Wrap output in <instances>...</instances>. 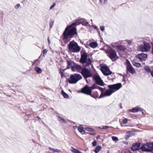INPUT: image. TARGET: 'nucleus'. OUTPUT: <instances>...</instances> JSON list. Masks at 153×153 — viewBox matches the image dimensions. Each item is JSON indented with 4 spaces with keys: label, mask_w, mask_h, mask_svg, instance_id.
<instances>
[{
    "label": "nucleus",
    "mask_w": 153,
    "mask_h": 153,
    "mask_svg": "<svg viewBox=\"0 0 153 153\" xmlns=\"http://www.w3.org/2000/svg\"><path fill=\"white\" fill-rule=\"evenodd\" d=\"M69 25L67 27L64 31L62 35V39L65 42L66 39L68 38H71L75 36H76L77 32L75 27Z\"/></svg>",
    "instance_id": "1"
},
{
    "label": "nucleus",
    "mask_w": 153,
    "mask_h": 153,
    "mask_svg": "<svg viewBox=\"0 0 153 153\" xmlns=\"http://www.w3.org/2000/svg\"><path fill=\"white\" fill-rule=\"evenodd\" d=\"M68 48L70 52L73 53L78 52L81 49L77 43L74 40L70 42L68 45Z\"/></svg>",
    "instance_id": "2"
},
{
    "label": "nucleus",
    "mask_w": 153,
    "mask_h": 153,
    "mask_svg": "<svg viewBox=\"0 0 153 153\" xmlns=\"http://www.w3.org/2000/svg\"><path fill=\"white\" fill-rule=\"evenodd\" d=\"M82 78V77L80 74H75L71 75L70 77L67 79V81L70 84H75Z\"/></svg>",
    "instance_id": "3"
},
{
    "label": "nucleus",
    "mask_w": 153,
    "mask_h": 153,
    "mask_svg": "<svg viewBox=\"0 0 153 153\" xmlns=\"http://www.w3.org/2000/svg\"><path fill=\"white\" fill-rule=\"evenodd\" d=\"M105 52L107 56L113 61H115L118 58L116 51L113 49H111L107 50L105 51Z\"/></svg>",
    "instance_id": "4"
},
{
    "label": "nucleus",
    "mask_w": 153,
    "mask_h": 153,
    "mask_svg": "<svg viewBox=\"0 0 153 153\" xmlns=\"http://www.w3.org/2000/svg\"><path fill=\"white\" fill-rule=\"evenodd\" d=\"M99 89L101 91V93L100 97L99 98L104 97L106 96H110L113 93L114 91H112L111 89L107 90L105 92L103 93V89L101 88H100Z\"/></svg>",
    "instance_id": "5"
},
{
    "label": "nucleus",
    "mask_w": 153,
    "mask_h": 153,
    "mask_svg": "<svg viewBox=\"0 0 153 153\" xmlns=\"http://www.w3.org/2000/svg\"><path fill=\"white\" fill-rule=\"evenodd\" d=\"M150 48V45L149 43L144 42L143 45H141L139 46V49L141 51L146 52L149 50Z\"/></svg>",
    "instance_id": "6"
},
{
    "label": "nucleus",
    "mask_w": 153,
    "mask_h": 153,
    "mask_svg": "<svg viewBox=\"0 0 153 153\" xmlns=\"http://www.w3.org/2000/svg\"><path fill=\"white\" fill-rule=\"evenodd\" d=\"M81 74L85 79H86L91 76V74L88 68H84L81 70Z\"/></svg>",
    "instance_id": "7"
},
{
    "label": "nucleus",
    "mask_w": 153,
    "mask_h": 153,
    "mask_svg": "<svg viewBox=\"0 0 153 153\" xmlns=\"http://www.w3.org/2000/svg\"><path fill=\"white\" fill-rule=\"evenodd\" d=\"M122 85L121 83L109 85H108V87L110 89H111L112 91H114V92L119 89L121 87Z\"/></svg>",
    "instance_id": "8"
},
{
    "label": "nucleus",
    "mask_w": 153,
    "mask_h": 153,
    "mask_svg": "<svg viewBox=\"0 0 153 153\" xmlns=\"http://www.w3.org/2000/svg\"><path fill=\"white\" fill-rule=\"evenodd\" d=\"M101 70L103 74L106 76L112 74V72L106 66H102L101 68Z\"/></svg>",
    "instance_id": "9"
},
{
    "label": "nucleus",
    "mask_w": 153,
    "mask_h": 153,
    "mask_svg": "<svg viewBox=\"0 0 153 153\" xmlns=\"http://www.w3.org/2000/svg\"><path fill=\"white\" fill-rule=\"evenodd\" d=\"M126 68L127 71H128L131 74H134L135 72V70L133 68L130 63L128 60H126Z\"/></svg>",
    "instance_id": "10"
},
{
    "label": "nucleus",
    "mask_w": 153,
    "mask_h": 153,
    "mask_svg": "<svg viewBox=\"0 0 153 153\" xmlns=\"http://www.w3.org/2000/svg\"><path fill=\"white\" fill-rule=\"evenodd\" d=\"M93 79L97 84L101 86L103 85L104 82L99 75H95L94 76Z\"/></svg>",
    "instance_id": "11"
},
{
    "label": "nucleus",
    "mask_w": 153,
    "mask_h": 153,
    "mask_svg": "<svg viewBox=\"0 0 153 153\" xmlns=\"http://www.w3.org/2000/svg\"><path fill=\"white\" fill-rule=\"evenodd\" d=\"M81 92L85 94L90 95L91 94V90L90 88L87 85H86L83 88H82Z\"/></svg>",
    "instance_id": "12"
},
{
    "label": "nucleus",
    "mask_w": 153,
    "mask_h": 153,
    "mask_svg": "<svg viewBox=\"0 0 153 153\" xmlns=\"http://www.w3.org/2000/svg\"><path fill=\"white\" fill-rule=\"evenodd\" d=\"M87 53L85 52H84L81 55L80 62L82 64L86 63V60L87 58Z\"/></svg>",
    "instance_id": "13"
},
{
    "label": "nucleus",
    "mask_w": 153,
    "mask_h": 153,
    "mask_svg": "<svg viewBox=\"0 0 153 153\" xmlns=\"http://www.w3.org/2000/svg\"><path fill=\"white\" fill-rule=\"evenodd\" d=\"M137 58L141 61H145L147 58V55L144 53H142L138 54L137 56Z\"/></svg>",
    "instance_id": "14"
},
{
    "label": "nucleus",
    "mask_w": 153,
    "mask_h": 153,
    "mask_svg": "<svg viewBox=\"0 0 153 153\" xmlns=\"http://www.w3.org/2000/svg\"><path fill=\"white\" fill-rule=\"evenodd\" d=\"M140 148V143H134L131 147V149L133 151H135L139 150Z\"/></svg>",
    "instance_id": "15"
},
{
    "label": "nucleus",
    "mask_w": 153,
    "mask_h": 153,
    "mask_svg": "<svg viewBox=\"0 0 153 153\" xmlns=\"http://www.w3.org/2000/svg\"><path fill=\"white\" fill-rule=\"evenodd\" d=\"M67 68L69 69L70 68H71V69L73 71H74V65L75 64V63L74 62L71 61H67Z\"/></svg>",
    "instance_id": "16"
},
{
    "label": "nucleus",
    "mask_w": 153,
    "mask_h": 153,
    "mask_svg": "<svg viewBox=\"0 0 153 153\" xmlns=\"http://www.w3.org/2000/svg\"><path fill=\"white\" fill-rule=\"evenodd\" d=\"M146 146H147L148 152H150L153 150V143H147Z\"/></svg>",
    "instance_id": "17"
},
{
    "label": "nucleus",
    "mask_w": 153,
    "mask_h": 153,
    "mask_svg": "<svg viewBox=\"0 0 153 153\" xmlns=\"http://www.w3.org/2000/svg\"><path fill=\"white\" fill-rule=\"evenodd\" d=\"M82 19H77L76 20L74 23H72L70 25L71 26H75L77 25H79L80 23H82Z\"/></svg>",
    "instance_id": "18"
},
{
    "label": "nucleus",
    "mask_w": 153,
    "mask_h": 153,
    "mask_svg": "<svg viewBox=\"0 0 153 153\" xmlns=\"http://www.w3.org/2000/svg\"><path fill=\"white\" fill-rule=\"evenodd\" d=\"M140 110V109L138 107H136L133 108L131 109H129V110L130 112L135 113L139 111Z\"/></svg>",
    "instance_id": "19"
},
{
    "label": "nucleus",
    "mask_w": 153,
    "mask_h": 153,
    "mask_svg": "<svg viewBox=\"0 0 153 153\" xmlns=\"http://www.w3.org/2000/svg\"><path fill=\"white\" fill-rule=\"evenodd\" d=\"M89 45L90 47L95 48L97 47L98 44L97 42H94L90 43Z\"/></svg>",
    "instance_id": "20"
},
{
    "label": "nucleus",
    "mask_w": 153,
    "mask_h": 153,
    "mask_svg": "<svg viewBox=\"0 0 153 153\" xmlns=\"http://www.w3.org/2000/svg\"><path fill=\"white\" fill-rule=\"evenodd\" d=\"M146 144H144L142 145L140 148L141 150L143 151L144 152H148V149L147 148V146H146Z\"/></svg>",
    "instance_id": "21"
},
{
    "label": "nucleus",
    "mask_w": 153,
    "mask_h": 153,
    "mask_svg": "<svg viewBox=\"0 0 153 153\" xmlns=\"http://www.w3.org/2000/svg\"><path fill=\"white\" fill-rule=\"evenodd\" d=\"M74 69L75 68L78 71L81 70L82 69V67L76 64V63H75L74 65Z\"/></svg>",
    "instance_id": "22"
},
{
    "label": "nucleus",
    "mask_w": 153,
    "mask_h": 153,
    "mask_svg": "<svg viewBox=\"0 0 153 153\" xmlns=\"http://www.w3.org/2000/svg\"><path fill=\"white\" fill-rule=\"evenodd\" d=\"M133 134V132L132 131H130L127 132L126 135V139L127 140L128 138H129Z\"/></svg>",
    "instance_id": "23"
},
{
    "label": "nucleus",
    "mask_w": 153,
    "mask_h": 153,
    "mask_svg": "<svg viewBox=\"0 0 153 153\" xmlns=\"http://www.w3.org/2000/svg\"><path fill=\"white\" fill-rule=\"evenodd\" d=\"M78 130L80 133L82 134H84L85 132L83 128L81 126H80L78 128Z\"/></svg>",
    "instance_id": "24"
},
{
    "label": "nucleus",
    "mask_w": 153,
    "mask_h": 153,
    "mask_svg": "<svg viewBox=\"0 0 153 153\" xmlns=\"http://www.w3.org/2000/svg\"><path fill=\"white\" fill-rule=\"evenodd\" d=\"M117 48L120 50L124 51L126 49V48L125 46L121 45L118 46Z\"/></svg>",
    "instance_id": "25"
},
{
    "label": "nucleus",
    "mask_w": 153,
    "mask_h": 153,
    "mask_svg": "<svg viewBox=\"0 0 153 153\" xmlns=\"http://www.w3.org/2000/svg\"><path fill=\"white\" fill-rule=\"evenodd\" d=\"M72 149L71 150V151L74 153H81V152L78 150L77 149H76L72 147Z\"/></svg>",
    "instance_id": "26"
},
{
    "label": "nucleus",
    "mask_w": 153,
    "mask_h": 153,
    "mask_svg": "<svg viewBox=\"0 0 153 153\" xmlns=\"http://www.w3.org/2000/svg\"><path fill=\"white\" fill-rule=\"evenodd\" d=\"M144 69L145 71L148 73H150L151 72V69L150 67L148 66H145L144 67Z\"/></svg>",
    "instance_id": "27"
},
{
    "label": "nucleus",
    "mask_w": 153,
    "mask_h": 153,
    "mask_svg": "<svg viewBox=\"0 0 153 153\" xmlns=\"http://www.w3.org/2000/svg\"><path fill=\"white\" fill-rule=\"evenodd\" d=\"M49 149L50 150L54 152H61L60 150L59 149H56L51 148V147H49Z\"/></svg>",
    "instance_id": "28"
},
{
    "label": "nucleus",
    "mask_w": 153,
    "mask_h": 153,
    "mask_svg": "<svg viewBox=\"0 0 153 153\" xmlns=\"http://www.w3.org/2000/svg\"><path fill=\"white\" fill-rule=\"evenodd\" d=\"M35 70L38 74L41 73L42 72V70L38 67H36L35 68Z\"/></svg>",
    "instance_id": "29"
},
{
    "label": "nucleus",
    "mask_w": 153,
    "mask_h": 153,
    "mask_svg": "<svg viewBox=\"0 0 153 153\" xmlns=\"http://www.w3.org/2000/svg\"><path fill=\"white\" fill-rule=\"evenodd\" d=\"M102 147L100 146H97L94 150V152L95 153H98L99 151L101 149Z\"/></svg>",
    "instance_id": "30"
},
{
    "label": "nucleus",
    "mask_w": 153,
    "mask_h": 153,
    "mask_svg": "<svg viewBox=\"0 0 153 153\" xmlns=\"http://www.w3.org/2000/svg\"><path fill=\"white\" fill-rule=\"evenodd\" d=\"M132 41V40H125V41H123V44H126V43H127L129 45H130L131 44V43Z\"/></svg>",
    "instance_id": "31"
},
{
    "label": "nucleus",
    "mask_w": 153,
    "mask_h": 153,
    "mask_svg": "<svg viewBox=\"0 0 153 153\" xmlns=\"http://www.w3.org/2000/svg\"><path fill=\"white\" fill-rule=\"evenodd\" d=\"M132 64L134 66L137 67H139L141 66V65L140 63L134 61L132 62Z\"/></svg>",
    "instance_id": "32"
},
{
    "label": "nucleus",
    "mask_w": 153,
    "mask_h": 153,
    "mask_svg": "<svg viewBox=\"0 0 153 153\" xmlns=\"http://www.w3.org/2000/svg\"><path fill=\"white\" fill-rule=\"evenodd\" d=\"M62 95L63 97L65 98H67L68 97V95L65 92L63 91H62Z\"/></svg>",
    "instance_id": "33"
},
{
    "label": "nucleus",
    "mask_w": 153,
    "mask_h": 153,
    "mask_svg": "<svg viewBox=\"0 0 153 153\" xmlns=\"http://www.w3.org/2000/svg\"><path fill=\"white\" fill-rule=\"evenodd\" d=\"M58 117L59 119V121L60 122L64 123H66V121L62 117H61L59 116H58Z\"/></svg>",
    "instance_id": "34"
},
{
    "label": "nucleus",
    "mask_w": 153,
    "mask_h": 153,
    "mask_svg": "<svg viewBox=\"0 0 153 153\" xmlns=\"http://www.w3.org/2000/svg\"><path fill=\"white\" fill-rule=\"evenodd\" d=\"M82 23H83V24L86 25H88V22L85 19H82Z\"/></svg>",
    "instance_id": "35"
},
{
    "label": "nucleus",
    "mask_w": 153,
    "mask_h": 153,
    "mask_svg": "<svg viewBox=\"0 0 153 153\" xmlns=\"http://www.w3.org/2000/svg\"><path fill=\"white\" fill-rule=\"evenodd\" d=\"M86 64L88 65H89L91 64V61L90 58H88L86 60Z\"/></svg>",
    "instance_id": "36"
},
{
    "label": "nucleus",
    "mask_w": 153,
    "mask_h": 153,
    "mask_svg": "<svg viewBox=\"0 0 153 153\" xmlns=\"http://www.w3.org/2000/svg\"><path fill=\"white\" fill-rule=\"evenodd\" d=\"M85 129L87 131L89 132H92L94 131L93 129L89 127L86 128Z\"/></svg>",
    "instance_id": "37"
},
{
    "label": "nucleus",
    "mask_w": 153,
    "mask_h": 153,
    "mask_svg": "<svg viewBox=\"0 0 153 153\" xmlns=\"http://www.w3.org/2000/svg\"><path fill=\"white\" fill-rule=\"evenodd\" d=\"M112 140L114 141H115L116 142H117L118 140V139L117 137H112Z\"/></svg>",
    "instance_id": "38"
},
{
    "label": "nucleus",
    "mask_w": 153,
    "mask_h": 153,
    "mask_svg": "<svg viewBox=\"0 0 153 153\" xmlns=\"http://www.w3.org/2000/svg\"><path fill=\"white\" fill-rule=\"evenodd\" d=\"M48 52V50L47 49H44L43 51V56L45 57V55Z\"/></svg>",
    "instance_id": "39"
},
{
    "label": "nucleus",
    "mask_w": 153,
    "mask_h": 153,
    "mask_svg": "<svg viewBox=\"0 0 153 153\" xmlns=\"http://www.w3.org/2000/svg\"><path fill=\"white\" fill-rule=\"evenodd\" d=\"M128 119L127 118H126L123 120V123L124 124H125L126 123L128 122Z\"/></svg>",
    "instance_id": "40"
},
{
    "label": "nucleus",
    "mask_w": 153,
    "mask_h": 153,
    "mask_svg": "<svg viewBox=\"0 0 153 153\" xmlns=\"http://www.w3.org/2000/svg\"><path fill=\"white\" fill-rule=\"evenodd\" d=\"M54 21H51L50 22V28H51L53 26V23H54Z\"/></svg>",
    "instance_id": "41"
},
{
    "label": "nucleus",
    "mask_w": 153,
    "mask_h": 153,
    "mask_svg": "<svg viewBox=\"0 0 153 153\" xmlns=\"http://www.w3.org/2000/svg\"><path fill=\"white\" fill-rule=\"evenodd\" d=\"M92 144L93 146H95L97 145V142L95 140H94L92 142Z\"/></svg>",
    "instance_id": "42"
},
{
    "label": "nucleus",
    "mask_w": 153,
    "mask_h": 153,
    "mask_svg": "<svg viewBox=\"0 0 153 153\" xmlns=\"http://www.w3.org/2000/svg\"><path fill=\"white\" fill-rule=\"evenodd\" d=\"M20 7V4H17L15 7V8L16 9H17Z\"/></svg>",
    "instance_id": "43"
},
{
    "label": "nucleus",
    "mask_w": 153,
    "mask_h": 153,
    "mask_svg": "<svg viewBox=\"0 0 153 153\" xmlns=\"http://www.w3.org/2000/svg\"><path fill=\"white\" fill-rule=\"evenodd\" d=\"M109 127L108 126H103L102 127V129H106L108 128Z\"/></svg>",
    "instance_id": "44"
},
{
    "label": "nucleus",
    "mask_w": 153,
    "mask_h": 153,
    "mask_svg": "<svg viewBox=\"0 0 153 153\" xmlns=\"http://www.w3.org/2000/svg\"><path fill=\"white\" fill-rule=\"evenodd\" d=\"M100 29L102 31H103L105 29V27L104 26H101L100 27Z\"/></svg>",
    "instance_id": "45"
},
{
    "label": "nucleus",
    "mask_w": 153,
    "mask_h": 153,
    "mask_svg": "<svg viewBox=\"0 0 153 153\" xmlns=\"http://www.w3.org/2000/svg\"><path fill=\"white\" fill-rule=\"evenodd\" d=\"M89 88H90L91 90L92 89H94L95 88V85H93L91 87H89Z\"/></svg>",
    "instance_id": "46"
},
{
    "label": "nucleus",
    "mask_w": 153,
    "mask_h": 153,
    "mask_svg": "<svg viewBox=\"0 0 153 153\" xmlns=\"http://www.w3.org/2000/svg\"><path fill=\"white\" fill-rule=\"evenodd\" d=\"M56 5V4L55 3H53V4L50 7V10L52 9Z\"/></svg>",
    "instance_id": "47"
},
{
    "label": "nucleus",
    "mask_w": 153,
    "mask_h": 153,
    "mask_svg": "<svg viewBox=\"0 0 153 153\" xmlns=\"http://www.w3.org/2000/svg\"><path fill=\"white\" fill-rule=\"evenodd\" d=\"M105 0H100V2L102 4H104L105 2Z\"/></svg>",
    "instance_id": "48"
},
{
    "label": "nucleus",
    "mask_w": 153,
    "mask_h": 153,
    "mask_svg": "<svg viewBox=\"0 0 153 153\" xmlns=\"http://www.w3.org/2000/svg\"><path fill=\"white\" fill-rule=\"evenodd\" d=\"M48 43L49 45H50L51 44L50 40L49 39V38L48 37Z\"/></svg>",
    "instance_id": "49"
},
{
    "label": "nucleus",
    "mask_w": 153,
    "mask_h": 153,
    "mask_svg": "<svg viewBox=\"0 0 153 153\" xmlns=\"http://www.w3.org/2000/svg\"><path fill=\"white\" fill-rule=\"evenodd\" d=\"M59 73L62 76L63 75V73L62 71H60L59 72Z\"/></svg>",
    "instance_id": "50"
},
{
    "label": "nucleus",
    "mask_w": 153,
    "mask_h": 153,
    "mask_svg": "<svg viewBox=\"0 0 153 153\" xmlns=\"http://www.w3.org/2000/svg\"><path fill=\"white\" fill-rule=\"evenodd\" d=\"M150 72L152 76L153 77V71H151Z\"/></svg>",
    "instance_id": "51"
},
{
    "label": "nucleus",
    "mask_w": 153,
    "mask_h": 153,
    "mask_svg": "<svg viewBox=\"0 0 153 153\" xmlns=\"http://www.w3.org/2000/svg\"><path fill=\"white\" fill-rule=\"evenodd\" d=\"M90 134L91 135H94L95 134V133H90Z\"/></svg>",
    "instance_id": "52"
},
{
    "label": "nucleus",
    "mask_w": 153,
    "mask_h": 153,
    "mask_svg": "<svg viewBox=\"0 0 153 153\" xmlns=\"http://www.w3.org/2000/svg\"><path fill=\"white\" fill-rule=\"evenodd\" d=\"M94 28L95 29H97V26H96L94 27Z\"/></svg>",
    "instance_id": "53"
},
{
    "label": "nucleus",
    "mask_w": 153,
    "mask_h": 153,
    "mask_svg": "<svg viewBox=\"0 0 153 153\" xmlns=\"http://www.w3.org/2000/svg\"><path fill=\"white\" fill-rule=\"evenodd\" d=\"M36 61L34 62L33 64H35L36 63Z\"/></svg>",
    "instance_id": "54"
},
{
    "label": "nucleus",
    "mask_w": 153,
    "mask_h": 153,
    "mask_svg": "<svg viewBox=\"0 0 153 153\" xmlns=\"http://www.w3.org/2000/svg\"><path fill=\"white\" fill-rule=\"evenodd\" d=\"M91 21L92 22V19H91Z\"/></svg>",
    "instance_id": "55"
},
{
    "label": "nucleus",
    "mask_w": 153,
    "mask_h": 153,
    "mask_svg": "<svg viewBox=\"0 0 153 153\" xmlns=\"http://www.w3.org/2000/svg\"><path fill=\"white\" fill-rule=\"evenodd\" d=\"M31 153L30 152V153Z\"/></svg>",
    "instance_id": "56"
}]
</instances>
